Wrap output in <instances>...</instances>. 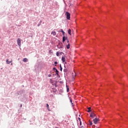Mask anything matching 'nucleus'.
I'll return each instance as SVG.
<instances>
[{
  "mask_svg": "<svg viewBox=\"0 0 128 128\" xmlns=\"http://www.w3.org/2000/svg\"><path fill=\"white\" fill-rule=\"evenodd\" d=\"M66 16L67 20H70V14L68 12H66Z\"/></svg>",
  "mask_w": 128,
  "mask_h": 128,
  "instance_id": "obj_1",
  "label": "nucleus"
},
{
  "mask_svg": "<svg viewBox=\"0 0 128 128\" xmlns=\"http://www.w3.org/2000/svg\"><path fill=\"white\" fill-rule=\"evenodd\" d=\"M96 114L94 112H92L90 114V117L92 118H96Z\"/></svg>",
  "mask_w": 128,
  "mask_h": 128,
  "instance_id": "obj_2",
  "label": "nucleus"
},
{
  "mask_svg": "<svg viewBox=\"0 0 128 128\" xmlns=\"http://www.w3.org/2000/svg\"><path fill=\"white\" fill-rule=\"evenodd\" d=\"M100 121V120L98 118H95L93 120V122H94V123L95 124H98V122H99Z\"/></svg>",
  "mask_w": 128,
  "mask_h": 128,
  "instance_id": "obj_3",
  "label": "nucleus"
},
{
  "mask_svg": "<svg viewBox=\"0 0 128 128\" xmlns=\"http://www.w3.org/2000/svg\"><path fill=\"white\" fill-rule=\"evenodd\" d=\"M21 42H22L20 41V38H18L17 40V43H18V46H20Z\"/></svg>",
  "mask_w": 128,
  "mask_h": 128,
  "instance_id": "obj_4",
  "label": "nucleus"
},
{
  "mask_svg": "<svg viewBox=\"0 0 128 128\" xmlns=\"http://www.w3.org/2000/svg\"><path fill=\"white\" fill-rule=\"evenodd\" d=\"M6 62L8 64H10V62H12V60H11L10 61H8V59H7Z\"/></svg>",
  "mask_w": 128,
  "mask_h": 128,
  "instance_id": "obj_5",
  "label": "nucleus"
},
{
  "mask_svg": "<svg viewBox=\"0 0 128 128\" xmlns=\"http://www.w3.org/2000/svg\"><path fill=\"white\" fill-rule=\"evenodd\" d=\"M66 40H68V37H65L64 36L62 38V42H66Z\"/></svg>",
  "mask_w": 128,
  "mask_h": 128,
  "instance_id": "obj_6",
  "label": "nucleus"
},
{
  "mask_svg": "<svg viewBox=\"0 0 128 128\" xmlns=\"http://www.w3.org/2000/svg\"><path fill=\"white\" fill-rule=\"evenodd\" d=\"M62 62H66V58L64 56L62 58Z\"/></svg>",
  "mask_w": 128,
  "mask_h": 128,
  "instance_id": "obj_7",
  "label": "nucleus"
},
{
  "mask_svg": "<svg viewBox=\"0 0 128 128\" xmlns=\"http://www.w3.org/2000/svg\"><path fill=\"white\" fill-rule=\"evenodd\" d=\"M68 34L70 36H72V30H70V29H68Z\"/></svg>",
  "mask_w": 128,
  "mask_h": 128,
  "instance_id": "obj_8",
  "label": "nucleus"
},
{
  "mask_svg": "<svg viewBox=\"0 0 128 128\" xmlns=\"http://www.w3.org/2000/svg\"><path fill=\"white\" fill-rule=\"evenodd\" d=\"M88 110L87 111L88 112H92V108H90V107H89V108H88Z\"/></svg>",
  "mask_w": 128,
  "mask_h": 128,
  "instance_id": "obj_9",
  "label": "nucleus"
},
{
  "mask_svg": "<svg viewBox=\"0 0 128 128\" xmlns=\"http://www.w3.org/2000/svg\"><path fill=\"white\" fill-rule=\"evenodd\" d=\"M22 60L24 62H28V60L27 58H24Z\"/></svg>",
  "mask_w": 128,
  "mask_h": 128,
  "instance_id": "obj_10",
  "label": "nucleus"
},
{
  "mask_svg": "<svg viewBox=\"0 0 128 128\" xmlns=\"http://www.w3.org/2000/svg\"><path fill=\"white\" fill-rule=\"evenodd\" d=\"M70 48V44H68L66 45V48L68 50H69Z\"/></svg>",
  "mask_w": 128,
  "mask_h": 128,
  "instance_id": "obj_11",
  "label": "nucleus"
},
{
  "mask_svg": "<svg viewBox=\"0 0 128 128\" xmlns=\"http://www.w3.org/2000/svg\"><path fill=\"white\" fill-rule=\"evenodd\" d=\"M51 34L53 36H56V32H54V31L52 32Z\"/></svg>",
  "mask_w": 128,
  "mask_h": 128,
  "instance_id": "obj_12",
  "label": "nucleus"
},
{
  "mask_svg": "<svg viewBox=\"0 0 128 128\" xmlns=\"http://www.w3.org/2000/svg\"><path fill=\"white\" fill-rule=\"evenodd\" d=\"M66 88L67 92H70V88H68V86H66Z\"/></svg>",
  "mask_w": 128,
  "mask_h": 128,
  "instance_id": "obj_13",
  "label": "nucleus"
},
{
  "mask_svg": "<svg viewBox=\"0 0 128 128\" xmlns=\"http://www.w3.org/2000/svg\"><path fill=\"white\" fill-rule=\"evenodd\" d=\"M89 124L90 126H92V122L90 120H89Z\"/></svg>",
  "mask_w": 128,
  "mask_h": 128,
  "instance_id": "obj_14",
  "label": "nucleus"
},
{
  "mask_svg": "<svg viewBox=\"0 0 128 128\" xmlns=\"http://www.w3.org/2000/svg\"><path fill=\"white\" fill-rule=\"evenodd\" d=\"M46 107H47L48 110H50V107L48 106V104H46Z\"/></svg>",
  "mask_w": 128,
  "mask_h": 128,
  "instance_id": "obj_15",
  "label": "nucleus"
},
{
  "mask_svg": "<svg viewBox=\"0 0 128 128\" xmlns=\"http://www.w3.org/2000/svg\"><path fill=\"white\" fill-rule=\"evenodd\" d=\"M61 32L62 33L63 36H64V30H61Z\"/></svg>",
  "mask_w": 128,
  "mask_h": 128,
  "instance_id": "obj_16",
  "label": "nucleus"
},
{
  "mask_svg": "<svg viewBox=\"0 0 128 128\" xmlns=\"http://www.w3.org/2000/svg\"><path fill=\"white\" fill-rule=\"evenodd\" d=\"M56 55L57 56H60V53L58 52H56Z\"/></svg>",
  "mask_w": 128,
  "mask_h": 128,
  "instance_id": "obj_17",
  "label": "nucleus"
},
{
  "mask_svg": "<svg viewBox=\"0 0 128 128\" xmlns=\"http://www.w3.org/2000/svg\"><path fill=\"white\" fill-rule=\"evenodd\" d=\"M53 70H55L56 71V74H58V70H56V68H54Z\"/></svg>",
  "mask_w": 128,
  "mask_h": 128,
  "instance_id": "obj_18",
  "label": "nucleus"
},
{
  "mask_svg": "<svg viewBox=\"0 0 128 128\" xmlns=\"http://www.w3.org/2000/svg\"><path fill=\"white\" fill-rule=\"evenodd\" d=\"M60 70L62 72V65L60 64Z\"/></svg>",
  "mask_w": 128,
  "mask_h": 128,
  "instance_id": "obj_19",
  "label": "nucleus"
},
{
  "mask_svg": "<svg viewBox=\"0 0 128 128\" xmlns=\"http://www.w3.org/2000/svg\"><path fill=\"white\" fill-rule=\"evenodd\" d=\"M68 72V69L66 68L64 69V72Z\"/></svg>",
  "mask_w": 128,
  "mask_h": 128,
  "instance_id": "obj_20",
  "label": "nucleus"
},
{
  "mask_svg": "<svg viewBox=\"0 0 128 128\" xmlns=\"http://www.w3.org/2000/svg\"><path fill=\"white\" fill-rule=\"evenodd\" d=\"M70 102L72 103V104H74L72 103V100H70Z\"/></svg>",
  "mask_w": 128,
  "mask_h": 128,
  "instance_id": "obj_21",
  "label": "nucleus"
},
{
  "mask_svg": "<svg viewBox=\"0 0 128 128\" xmlns=\"http://www.w3.org/2000/svg\"><path fill=\"white\" fill-rule=\"evenodd\" d=\"M54 64H58V62H54Z\"/></svg>",
  "mask_w": 128,
  "mask_h": 128,
  "instance_id": "obj_22",
  "label": "nucleus"
},
{
  "mask_svg": "<svg viewBox=\"0 0 128 128\" xmlns=\"http://www.w3.org/2000/svg\"><path fill=\"white\" fill-rule=\"evenodd\" d=\"M70 42V41L68 40V39H67V42Z\"/></svg>",
  "mask_w": 128,
  "mask_h": 128,
  "instance_id": "obj_23",
  "label": "nucleus"
},
{
  "mask_svg": "<svg viewBox=\"0 0 128 128\" xmlns=\"http://www.w3.org/2000/svg\"><path fill=\"white\" fill-rule=\"evenodd\" d=\"M80 126H82V122H80Z\"/></svg>",
  "mask_w": 128,
  "mask_h": 128,
  "instance_id": "obj_24",
  "label": "nucleus"
},
{
  "mask_svg": "<svg viewBox=\"0 0 128 128\" xmlns=\"http://www.w3.org/2000/svg\"><path fill=\"white\" fill-rule=\"evenodd\" d=\"M38 26H40V25H39V24H38Z\"/></svg>",
  "mask_w": 128,
  "mask_h": 128,
  "instance_id": "obj_25",
  "label": "nucleus"
},
{
  "mask_svg": "<svg viewBox=\"0 0 128 128\" xmlns=\"http://www.w3.org/2000/svg\"><path fill=\"white\" fill-rule=\"evenodd\" d=\"M60 54H62V53H61V52H60Z\"/></svg>",
  "mask_w": 128,
  "mask_h": 128,
  "instance_id": "obj_26",
  "label": "nucleus"
},
{
  "mask_svg": "<svg viewBox=\"0 0 128 128\" xmlns=\"http://www.w3.org/2000/svg\"><path fill=\"white\" fill-rule=\"evenodd\" d=\"M49 76H50V75H49Z\"/></svg>",
  "mask_w": 128,
  "mask_h": 128,
  "instance_id": "obj_27",
  "label": "nucleus"
},
{
  "mask_svg": "<svg viewBox=\"0 0 128 128\" xmlns=\"http://www.w3.org/2000/svg\"><path fill=\"white\" fill-rule=\"evenodd\" d=\"M82 128H84L82 126Z\"/></svg>",
  "mask_w": 128,
  "mask_h": 128,
  "instance_id": "obj_28",
  "label": "nucleus"
},
{
  "mask_svg": "<svg viewBox=\"0 0 128 128\" xmlns=\"http://www.w3.org/2000/svg\"><path fill=\"white\" fill-rule=\"evenodd\" d=\"M20 106H22V105H20Z\"/></svg>",
  "mask_w": 128,
  "mask_h": 128,
  "instance_id": "obj_29",
  "label": "nucleus"
}]
</instances>
